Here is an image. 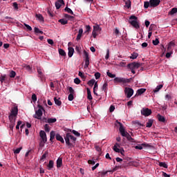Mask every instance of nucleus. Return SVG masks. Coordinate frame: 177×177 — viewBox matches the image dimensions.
<instances>
[{"mask_svg": "<svg viewBox=\"0 0 177 177\" xmlns=\"http://www.w3.org/2000/svg\"><path fill=\"white\" fill-rule=\"evenodd\" d=\"M175 13H177V8H173L169 12L168 15L169 16H174Z\"/></svg>", "mask_w": 177, "mask_h": 177, "instance_id": "nucleus-23", "label": "nucleus"}, {"mask_svg": "<svg viewBox=\"0 0 177 177\" xmlns=\"http://www.w3.org/2000/svg\"><path fill=\"white\" fill-rule=\"evenodd\" d=\"M129 23L131 24V26H133L134 28H136L137 30L140 28L139 22H138V17L135 15H131L129 17Z\"/></svg>", "mask_w": 177, "mask_h": 177, "instance_id": "nucleus-4", "label": "nucleus"}, {"mask_svg": "<svg viewBox=\"0 0 177 177\" xmlns=\"http://www.w3.org/2000/svg\"><path fill=\"white\" fill-rule=\"evenodd\" d=\"M172 53H173L172 50L171 52L167 53H166L167 59H169V57H171V56H172Z\"/></svg>", "mask_w": 177, "mask_h": 177, "instance_id": "nucleus-57", "label": "nucleus"}, {"mask_svg": "<svg viewBox=\"0 0 177 177\" xmlns=\"http://www.w3.org/2000/svg\"><path fill=\"white\" fill-rule=\"evenodd\" d=\"M64 10L65 12H67V13H70V15H74V12H73V10L67 6L64 8Z\"/></svg>", "mask_w": 177, "mask_h": 177, "instance_id": "nucleus-36", "label": "nucleus"}, {"mask_svg": "<svg viewBox=\"0 0 177 177\" xmlns=\"http://www.w3.org/2000/svg\"><path fill=\"white\" fill-rule=\"evenodd\" d=\"M93 31L96 32V31H102V28L99 26L98 25L93 26Z\"/></svg>", "mask_w": 177, "mask_h": 177, "instance_id": "nucleus-40", "label": "nucleus"}, {"mask_svg": "<svg viewBox=\"0 0 177 177\" xmlns=\"http://www.w3.org/2000/svg\"><path fill=\"white\" fill-rule=\"evenodd\" d=\"M150 1V8H157L160 5L161 1L160 0H149Z\"/></svg>", "mask_w": 177, "mask_h": 177, "instance_id": "nucleus-9", "label": "nucleus"}, {"mask_svg": "<svg viewBox=\"0 0 177 177\" xmlns=\"http://www.w3.org/2000/svg\"><path fill=\"white\" fill-rule=\"evenodd\" d=\"M153 122H154V120H153V119H149L147 122V128H151V127H153Z\"/></svg>", "mask_w": 177, "mask_h": 177, "instance_id": "nucleus-24", "label": "nucleus"}, {"mask_svg": "<svg viewBox=\"0 0 177 177\" xmlns=\"http://www.w3.org/2000/svg\"><path fill=\"white\" fill-rule=\"evenodd\" d=\"M146 92V88H140L137 91L136 95L140 96V95H143Z\"/></svg>", "mask_w": 177, "mask_h": 177, "instance_id": "nucleus-21", "label": "nucleus"}, {"mask_svg": "<svg viewBox=\"0 0 177 177\" xmlns=\"http://www.w3.org/2000/svg\"><path fill=\"white\" fill-rule=\"evenodd\" d=\"M57 121V119L55 118H48L47 122L48 124H55Z\"/></svg>", "mask_w": 177, "mask_h": 177, "instance_id": "nucleus-28", "label": "nucleus"}, {"mask_svg": "<svg viewBox=\"0 0 177 177\" xmlns=\"http://www.w3.org/2000/svg\"><path fill=\"white\" fill-rule=\"evenodd\" d=\"M158 120L160 122H165V118L161 115H158Z\"/></svg>", "mask_w": 177, "mask_h": 177, "instance_id": "nucleus-30", "label": "nucleus"}, {"mask_svg": "<svg viewBox=\"0 0 177 177\" xmlns=\"http://www.w3.org/2000/svg\"><path fill=\"white\" fill-rule=\"evenodd\" d=\"M176 44L175 43V40H172L167 45V51L172 50V46H176Z\"/></svg>", "mask_w": 177, "mask_h": 177, "instance_id": "nucleus-15", "label": "nucleus"}, {"mask_svg": "<svg viewBox=\"0 0 177 177\" xmlns=\"http://www.w3.org/2000/svg\"><path fill=\"white\" fill-rule=\"evenodd\" d=\"M140 66H142L141 63L139 62H133L131 64H129L127 65V67L129 68H139V67H140Z\"/></svg>", "mask_w": 177, "mask_h": 177, "instance_id": "nucleus-8", "label": "nucleus"}, {"mask_svg": "<svg viewBox=\"0 0 177 177\" xmlns=\"http://www.w3.org/2000/svg\"><path fill=\"white\" fill-rule=\"evenodd\" d=\"M84 32V30L82 28H80L78 31V34L77 35L76 39L77 41H80L81 39V37H82V33Z\"/></svg>", "mask_w": 177, "mask_h": 177, "instance_id": "nucleus-19", "label": "nucleus"}, {"mask_svg": "<svg viewBox=\"0 0 177 177\" xmlns=\"http://www.w3.org/2000/svg\"><path fill=\"white\" fill-rule=\"evenodd\" d=\"M106 75L109 77V78H114L113 82L115 84H129L131 81H132V77H130L129 79L124 78V77H115V74H113L110 73L109 71L106 72Z\"/></svg>", "mask_w": 177, "mask_h": 177, "instance_id": "nucleus-1", "label": "nucleus"}, {"mask_svg": "<svg viewBox=\"0 0 177 177\" xmlns=\"http://www.w3.org/2000/svg\"><path fill=\"white\" fill-rule=\"evenodd\" d=\"M40 137L41 138V142L45 143L48 142V138H46V133L44 131L41 130L39 132Z\"/></svg>", "mask_w": 177, "mask_h": 177, "instance_id": "nucleus-10", "label": "nucleus"}, {"mask_svg": "<svg viewBox=\"0 0 177 177\" xmlns=\"http://www.w3.org/2000/svg\"><path fill=\"white\" fill-rule=\"evenodd\" d=\"M64 17H66V19H73L74 17L71 16V15H68V14H64Z\"/></svg>", "mask_w": 177, "mask_h": 177, "instance_id": "nucleus-63", "label": "nucleus"}, {"mask_svg": "<svg viewBox=\"0 0 177 177\" xmlns=\"http://www.w3.org/2000/svg\"><path fill=\"white\" fill-rule=\"evenodd\" d=\"M16 117L15 115H9L8 118L10 121V123H15L16 122Z\"/></svg>", "mask_w": 177, "mask_h": 177, "instance_id": "nucleus-22", "label": "nucleus"}, {"mask_svg": "<svg viewBox=\"0 0 177 177\" xmlns=\"http://www.w3.org/2000/svg\"><path fill=\"white\" fill-rule=\"evenodd\" d=\"M152 43L155 46H156V45L160 44V40H158V39H156L155 40H153Z\"/></svg>", "mask_w": 177, "mask_h": 177, "instance_id": "nucleus-56", "label": "nucleus"}, {"mask_svg": "<svg viewBox=\"0 0 177 177\" xmlns=\"http://www.w3.org/2000/svg\"><path fill=\"white\" fill-rule=\"evenodd\" d=\"M95 82H96V80H95V79H92L89 80L87 84L88 86H93Z\"/></svg>", "mask_w": 177, "mask_h": 177, "instance_id": "nucleus-29", "label": "nucleus"}, {"mask_svg": "<svg viewBox=\"0 0 177 177\" xmlns=\"http://www.w3.org/2000/svg\"><path fill=\"white\" fill-rule=\"evenodd\" d=\"M99 174L101 177H104V176H106V175H107V174H109V171H100Z\"/></svg>", "mask_w": 177, "mask_h": 177, "instance_id": "nucleus-46", "label": "nucleus"}, {"mask_svg": "<svg viewBox=\"0 0 177 177\" xmlns=\"http://www.w3.org/2000/svg\"><path fill=\"white\" fill-rule=\"evenodd\" d=\"M62 5H64V0H57V1L55 2L56 9H59V8H62Z\"/></svg>", "mask_w": 177, "mask_h": 177, "instance_id": "nucleus-14", "label": "nucleus"}, {"mask_svg": "<svg viewBox=\"0 0 177 177\" xmlns=\"http://www.w3.org/2000/svg\"><path fill=\"white\" fill-rule=\"evenodd\" d=\"M21 124H22L21 121H20V120L18 121L17 124L16 126V129H20V125H21Z\"/></svg>", "mask_w": 177, "mask_h": 177, "instance_id": "nucleus-61", "label": "nucleus"}, {"mask_svg": "<svg viewBox=\"0 0 177 177\" xmlns=\"http://www.w3.org/2000/svg\"><path fill=\"white\" fill-rule=\"evenodd\" d=\"M68 89L69 91L70 95H75V91H74V88H73V87L69 86L68 87Z\"/></svg>", "mask_w": 177, "mask_h": 177, "instance_id": "nucleus-37", "label": "nucleus"}, {"mask_svg": "<svg viewBox=\"0 0 177 177\" xmlns=\"http://www.w3.org/2000/svg\"><path fill=\"white\" fill-rule=\"evenodd\" d=\"M70 132H72V133H74L75 136H77V138H80V136H81V133H78V131H75V130H70Z\"/></svg>", "mask_w": 177, "mask_h": 177, "instance_id": "nucleus-43", "label": "nucleus"}, {"mask_svg": "<svg viewBox=\"0 0 177 177\" xmlns=\"http://www.w3.org/2000/svg\"><path fill=\"white\" fill-rule=\"evenodd\" d=\"M55 138L57 140H58L59 142H61V143H64V139H63V137H62L60 134L59 133L56 134Z\"/></svg>", "mask_w": 177, "mask_h": 177, "instance_id": "nucleus-20", "label": "nucleus"}, {"mask_svg": "<svg viewBox=\"0 0 177 177\" xmlns=\"http://www.w3.org/2000/svg\"><path fill=\"white\" fill-rule=\"evenodd\" d=\"M159 166L162 167L163 168H168V165L164 162H159Z\"/></svg>", "mask_w": 177, "mask_h": 177, "instance_id": "nucleus-48", "label": "nucleus"}, {"mask_svg": "<svg viewBox=\"0 0 177 177\" xmlns=\"http://www.w3.org/2000/svg\"><path fill=\"white\" fill-rule=\"evenodd\" d=\"M68 57H73V55H74V48L73 47H68Z\"/></svg>", "mask_w": 177, "mask_h": 177, "instance_id": "nucleus-17", "label": "nucleus"}, {"mask_svg": "<svg viewBox=\"0 0 177 177\" xmlns=\"http://www.w3.org/2000/svg\"><path fill=\"white\" fill-rule=\"evenodd\" d=\"M119 125H120L119 131L122 136L127 138V140L129 142H131V143H138V142L131 136L129 133L125 131V129L124 128V125H122V123L119 122Z\"/></svg>", "mask_w": 177, "mask_h": 177, "instance_id": "nucleus-2", "label": "nucleus"}, {"mask_svg": "<svg viewBox=\"0 0 177 177\" xmlns=\"http://www.w3.org/2000/svg\"><path fill=\"white\" fill-rule=\"evenodd\" d=\"M84 57H85L84 68H88V67H89V54H88V52L84 50Z\"/></svg>", "mask_w": 177, "mask_h": 177, "instance_id": "nucleus-7", "label": "nucleus"}, {"mask_svg": "<svg viewBox=\"0 0 177 177\" xmlns=\"http://www.w3.org/2000/svg\"><path fill=\"white\" fill-rule=\"evenodd\" d=\"M32 100L33 102H37V95H35V94L32 95Z\"/></svg>", "mask_w": 177, "mask_h": 177, "instance_id": "nucleus-62", "label": "nucleus"}, {"mask_svg": "<svg viewBox=\"0 0 177 177\" xmlns=\"http://www.w3.org/2000/svg\"><path fill=\"white\" fill-rule=\"evenodd\" d=\"M68 100H69V102H73V100H74V94H69L68 96Z\"/></svg>", "mask_w": 177, "mask_h": 177, "instance_id": "nucleus-50", "label": "nucleus"}, {"mask_svg": "<svg viewBox=\"0 0 177 177\" xmlns=\"http://www.w3.org/2000/svg\"><path fill=\"white\" fill-rule=\"evenodd\" d=\"M37 19H38L40 21H44V17L41 14L36 15Z\"/></svg>", "mask_w": 177, "mask_h": 177, "instance_id": "nucleus-41", "label": "nucleus"}, {"mask_svg": "<svg viewBox=\"0 0 177 177\" xmlns=\"http://www.w3.org/2000/svg\"><path fill=\"white\" fill-rule=\"evenodd\" d=\"M59 23H60L62 26H65V24H67L68 23V21H67V19H59Z\"/></svg>", "mask_w": 177, "mask_h": 177, "instance_id": "nucleus-27", "label": "nucleus"}, {"mask_svg": "<svg viewBox=\"0 0 177 177\" xmlns=\"http://www.w3.org/2000/svg\"><path fill=\"white\" fill-rule=\"evenodd\" d=\"M143 147H150V145H149L147 143H142L141 145H136L135 147V149L136 150H142Z\"/></svg>", "mask_w": 177, "mask_h": 177, "instance_id": "nucleus-12", "label": "nucleus"}, {"mask_svg": "<svg viewBox=\"0 0 177 177\" xmlns=\"http://www.w3.org/2000/svg\"><path fill=\"white\" fill-rule=\"evenodd\" d=\"M15 77H16V72H15V71H11L10 73V77L15 78Z\"/></svg>", "mask_w": 177, "mask_h": 177, "instance_id": "nucleus-52", "label": "nucleus"}, {"mask_svg": "<svg viewBox=\"0 0 177 177\" xmlns=\"http://www.w3.org/2000/svg\"><path fill=\"white\" fill-rule=\"evenodd\" d=\"M34 31L35 34H41V35L44 34V32L42 30H40L39 28L37 27L34 28Z\"/></svg>", "mask_w": 177, "mask_h": 177, "instance_id": "nucleus-33", "label": "nucleus"}, {"mask_svg": "<svg viewBox=\"0 0 177 177\" xmlns=\"http://www.w3.org/2000/svg\"><path fill=\"white\" fill-rule=\"evenodd\" d=\"M44 131H45L46 132H50V127H49V124H46L44 125Z\"/></svg>", "mask_w": 177, "mask_h": 177, "instance_id": "nucleus-39", "label": "nucleus"}, {"mask_svg": "<svg viewBox=\"0 0 177 177\" xmlns=\"http://www.w3.org/2000/svg\"><path fill=\"white\" fill-rule=\"evenodd\" d=\"M53 164H54L53 160L49 161L48 165V167L49 169H52V168H53Z\"/></svg>", "mask_w": 177, "mask_h": 177, "instance_id": "nucleus-44", "label": "nucleus"}, {"mask_svg": "<svg viewBox=\"0 0 177 177\" xmlns=\"http://www.w3.org/2000/svg\"><path fill=\"white\" fill-rule=\"evenodd\" d=\"M125 8H127V9H130L131 8V0H127L125 1Z\"/></svg>", "mask_w": 177, "mask_h": 177, "instance_id": "nucleus-38", "label": "nucleus"}, {"mask_svg": "<svg viewBox=\"0 0 177 177\" xmlns=\"http://www.w3.org/2000/svg\"><path fill=\"white\" fill-rule=\"evenodd\" d=\"M21 149H22L21 147H19L15 149L14 151L15 154H19V153H20V151H21Z\"/></svg>", "mask_w": 177, "mask_h": 177, "instance_id": "nucleus-58", "label": "nucleus"}, {"mask_svg": "<svg viewBox=\"0 0 177 177\" xmlns=\"http://www.w3.org/2000/svg\"><path fill=\"white\" fill-rule=\"evenodd\" d=\"M138 56H139V54H138L137 53H133L131 54V56L130 57V59L135 60V59H136L138 57Z\"/></svg>", "mask_w": 177, "mask_h": 177, "instance_id": "nucleus-35", "label": "nucleus"}, {"mask_svg": "<svg viewBox=\"0 0 177 177\" xmlns=\"http://www.w3.org/2000/svg\"><path fill=\"white\" fill-rule=\"evenodd\" d=\"M142 115H145V117H149L151 114V109L149 108H142L141 110Z\"/></svg>", "mask_w": 177, "mask_h": 177, "instance_id": "nucleus-6", "label": "nucleus"}, {"mask_svg": "<svg viewBox=\"0 0 177 177\" xmlns=\"http://www.w3.org/2000/svg\"><path fill=\"white\" fill-rule=\"evenodd\" d=\"M114 110H115V106H114L113 105H111V106L109 107L110 113H113V111H114Z\"/></svg>", "mask_w": 177, "mask_h": 177, "instance_id": "nucleus-59", "label": "nucleus"}, {"mask_svg": "<svg viewBox=\"0 0 177 177\" xmlns=\"http://www.w3.org/2000/svg\"><path fill=\"white\" fill-rule=\"evenodd\" d=\"M6 78H7L6 75H1V76H0V82H1V84L5 82V80H6Z\"/></svg>", "mask_w": 177, "mask_h": 177, "instance_id": "nucleus-45", "label": "nucleus"}, {"mask_svg": "<svg viewBox=\"0 0 177 177\" xmlns=\"http://www.w3.org/2000/svg\"><path fill=\"white\" fill-rule=\"evenodd\" d=\"M110 57V50H106V55L105 56V59L109 60V58Z\"/></svg>", "mask_w": 177, "mask_h": 177, "instance_id": "nucleus-54", "label": "nucleus"}, {"mask_svg": "<svg viewBox=\"0 0 177 177\" xmlns=\"http://www.w3.org/2000/svg\"><path fill=\"white\" fill-rule=\"evenodd\" d=\"M58 52L61 56H66V51H64V50L59 48Z\"/></svg>", "mask_w": 177, "mask_h": 177, "instance_id": "nucleus-42", "label": "nucleus"}, {"mask_svg": "<svg viewBox=\"0 0 177 177\" xmlns=\"http://www.w3.org/2000/svg\"><path fill=\"white\" fill-rule=\"evenodd\" d=\"M18 113H19V109L17 108V106H14L11 109V112H10V115H15L17 117Z\"/></svg>", "mask_w": 177, "mask_h": 177, "instance_id": "nucleus-13", "label": "nucleus"}, {"mask_svg": "<svg viewBox=\"0 0 177 177\" xmlns=\"http://www.w3.org/2000/svg\"><path fill=\"white\" fill-rule=\"evenodd\" d=\"M54 102L57 106H62V101L57 99L56 97H54Z\"/></svg>", "mask_w": 177, "mask_h": 177, "instance_id": "nucleus-31", "label": "nucleus"}, {"mask_svg": "<svg viewBox=\"0 0 177 177\" xmlns=\"http://www.w3.org/2000/svg\"><path fill=\"white\" fill-rule=\"evenodd\" d=\"M37 70L39 78H41V81H44V73H42V69H41V68H37Z\"/></svg>", "mask_w": 177, "mask_h": 177, "instance_id": "nucleus-18", "label": "nucleus"}, {"mask_svg": "<svg viewBox=\"0 0 177 177\" xmlns=\"http://www.w3.org/2000/svg\"><path fill=\"white\" fill-rule=\"evenodd\" d=\"M95 80H99L100 78V73L97 72L95 73Z\"/></svg>", "mask_w": 177, "mask_h": 177, "instance_id": "nucleus-60", "label": "nucleus"}, {"mask_svg": "<svg viewBox=\"0 0 177 177\" xmlns=\"http://www.w3.org/2000/svg\"><path fill=\"white\" fill-rule=\"evenodd\" d=\"M124 93L127 97L129 99L130 97H132V95H133V89L129 87H126L124 88Z\"/></svg>", "mask_w": 177, "mask_h": 177, "instance_id": "nucleus-5", "label": "nucleus"}, {"mask_svg": "<svg viewBox=\"0 0 177 177\" xmlns=\"http://www.w3.org/2000/svg\"><path fill=\"white\" fill-rule=\"evenodd\" d=\"M48 154H49V152H48V151H46L41 158V161H42V160H45V158H46V156H48Z\"/></svg>", "mask_w": 177, "mask_h": 177, "instance_id": "nucleus-49", "label": "nucleus"}, {"mask_svg": "<svg viewBox=\"0 0 177 177\" xmlns=\"http://www.w3.org/2000/svg\"><path fill=\"white\" fill-rule=\"evenodd\" d=\"M15 123H10V131H13V128H15Z\"/></svg>", "mask_w": 177, "mask_h": 177, "instance_id": "nucleus-64", "label": "nucleus"}, {"mask_svg": "<svg viewBox=\"0 0 177 177\" xmlns=\"http://www.w3.org/2000/svg\"><path fill=\"white\" fill-rule=\"evenodd\" d=\"M63 165V158H58L57 160V167L60 168Z\"/></svg>", "mask_w": 177, "mask_h": 177, "instance_id": "nucleus-16", "label": "nucleus"}, {"mask_svg": "<svg viewBox=\"0 0 177 177\" xmlns=\"http://www.w3.org/2000/svg\"><path fill=\"white\" fill-rule=\"evenodd\" d=\"M64 139H65L66 145L68 146L69 149L74 147V145L70 142V139L71 140H73V143H75V141L77 140V138L74 137V136L71 135V133H67L64 136Z\"/></svg>", "mask_w": 177, "mask_h": 177, "instance_id": "nucleus-3", "label": "nucleus"}, {"mask_svg": "<svg viewBox=\"0 0 177 177\" xmlns=\"http://www.w3.org/2000/svg\"><path fill=\"white\" fill-rule=\"evenodd\" d=\"M162 84L157 86L156 88L153 90L154 93L158 92L162 88Z\"/></svg>", "mask_w": 177, "mask_h": 177, "instance_id": "nucleus-34", "label": "nucleus"}, {"mask_svg": "<svg viewBox=\"0 0 177 177\" xmlns=\"http://www.w3.org/2000/svg\"><path fill=\"white\" fill-rule=\"evenodd\" d=\"M43 113L41 109H38L35 111V115H33L34 118H37V120H41V117H42Z\"/></svg>", "mask_w": 177, "mask_h": 177, "instance_id": "nucleus-11", "label": "nucleus"}, {"mask_svg": "<svg viewBox=\"0 0 177 177\" xmlns=\"http://www.w3.org/2000/svg\"><path fill=\"white\" fill-rule=\"evenodd\" d=\"M55 136H56V132L52 131L50 133V141L53 142V139H55Z\"/></svg>", "mask_w": 177, "mask_h": 177, "instance_id": "nucleus-26", "label": "nucleus"}, {"mask_svg": "<svg viewBox=\"0 0 177 177\" xmlns=\"http://www.w3.org/2000/svg\"><path fill=\"white\" fill-rule=\"evenodd\" d=\"M78 75H79V77L82 78L83 81H85V80H86V76H85V75H84V73L79 71Z\"/></svg>", "mask_w": 177, "mask_h": 177, "instance_id": "nucleus-32", "label": "nucleus"}, {"mask_svg": "<svg viewBox=\"0 0 177 177\" xmlns=\"http://www.w3.org/2000/svg\"><path fill=\"white\" fill-rule=\"evenodd\" d=\"M113 151H115V153H120V151L121 150V149L118 148L117 146H113Z\"/></svg>", "mask_w": 177, "mask_h": 177, "instance_id": "nucleus-55", "label": "nucleus"}, {"mask_svg": "<svg viewBox=\"0 0 177 177\" xmlns=\"http://www.w3.org/2000/svg\"><path fill=\"white\" fill-rule=\"evenodd\" d=\"M74 82L76 84V85H80V84H81V80L80 78L76 77L74 79Z\"/></svg>", "mask_w": 177, "mask_h": 177, "instance_id": "nucleus-53", "label": "nucleus"}, {"mask_svg": "<svg viewBox=\"0 0 177 177\" xmlns=\"http://www.w3.org/2000/svg\"><path fill=\"white\" fill-rule=\"evenodd\" d=\"M108 85L109 84H107V82H105L102 86V91H104V92H106Z\"/></svg>", "mask_w": 177, "mask_h": 177, "instance_id": "nucleus-47", "label": "nucleus"}, {"mask_svg": "<svg viewBox=\"0 0 177 177\" xmlns=\"http://www.w3.org/2000/svg\"><path fill=\"white\" fill-rule=\"evenodd\" d=\"M86 91H87V99L88 100H92L93 97H92V94L91 93V90L89 89V88H87Z\"/></svg>", "mask_w": 177, "mask_h": 177, "instance_id": "nucleus-25", "label": "nucleus"}, {"mask_svg": "<svg viewBox=\"0 0 177 177\" xmlns=\"http://www.w3.org/2000/svg\"><path fill=\"white\" fill-rule=\"evenodd\" d=\"M149 6L150 7V1H145V3H144L145 9H147L149 8Z\"/></svg>", "mask_w": 177, "mask_h": 177, "instance_id": "nucleus-51", "label": "nucleus"}]
</instances>
